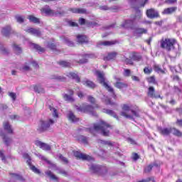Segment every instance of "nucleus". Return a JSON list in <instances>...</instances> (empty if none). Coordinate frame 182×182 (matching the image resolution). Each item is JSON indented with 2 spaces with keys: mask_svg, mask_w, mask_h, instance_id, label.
<instances>
[{
  "mask_svg": "<svg viewBox=\"0 0 182 182\" xmlns=\"http://www.w3.org/2000/svg\"><path fill=\"white\" fill-rule=\"evenodd\" d=\"M16 19L18 23H23L25 21V18L22 16H16Z\"/></svg>",
  "mask_w": 182,
  "mask_h": 182,
  "instance_id": "obj_50",
  "label": "nucleus"
},
{
  "mask_svg": "<svg viewBox=\"0 0 182 182\" xmlns=\"http://www.w3.org/2000/svg\"><path fill=\"white\" fill-rule=\"evenodd\" d=\"M51 79H54L55 80H59L60 82H65L66 78L65 77H62L60 75H53Z\"/></svg>",
  "mask_w": 182,
  "mask_h": 182,
  "instance_id": "obj_42",
  "label": "nucleus"
},
{
  "mask_svg": "<svg viewBox=\"0 0 182 182\" xmlns=\"http://www.w3.org/2000/svg\"><path fill=\"white\" fill-rule=\"evenodd\" d=\"M90 169L91 170V171H92L93 173H99V171H100V170H102V166H99V165H95V164H92L90 166Z\"/></svg>",
  "mask_w": 182,
  "mask_h": 182,
  "instance_id": "obj_28",
  "label": "nucleus"
},
{
  "mask_svg": "<svg viewBox=\"0 0 182 182\" xmlns=\"http://www.w3.org/2000/svg\"><path fill=\"white\" fill-rule=\"evenodd\" d=\"M109 129H112V126L105 122V121H100L99 124H94V130L95 132H100L103 136H109Z\"/></svg>",
  "mask_w": 182,
  "mask_h": 182,
  "instance_id": "obj_2",
  "label": "nucleus"
},
{
  "mask_svg": "<svg viewBox=\"0 0 182 182\" xmlns=\"http://www.w3.org/2000/svg\"><path fill=\"white\" fill-rule=\"evenodd\" d=\"M124 62L127 65H133V60L132 58H126Z\"/></svg>",
  "mask_w": 182,
  "mask_h": 182,
  "instance_id": "obj_58",
  "label": "nucleus"
},
{
  "mask_svg": "<svg viewBox=\"0 0 182 182\" xmlns=\"http://www.w3.org/2000/svg\"><path fill=\"white\" fill-rule=\"evenodd\" d=\"M133 25L134 21L132 20H126L121 24V26L122 28H124L125 29H132V28H133Z\"/></svg>",
  "mask_w": 182,
  "mask_h": 182,
  "instance_id": "obj_16",
  "label": "nucleus"
},
{
  "mask_svg": "<svg viewBox=\"0 0 182 182\" xmlns=\"http://www.w3.org/2000/svg\"><path fill=\"white\" fill-rule=\"evenodd\" d=\"M77 41L79 43H87V42H89L87 37L83 35L77 36Z\"/></svg>",
  "mask_w": 182,
  "mask_h": 182,
  "instance_id": "obj_21",
  "label": "nucleus"
},
{
  "mask_svg": "<svg viewBox=\"0 0 182 182\" xmlns=\"http://www.w3.org/2000/svg\"><path fill=\"white\" fill-rule=\"evenodd\" d=\"M68 25H70V26H77V23L73 21H68Z\"/></svg>",
  "mask_w": 182,
  "mask_h": 182,
  "instance_id": "obj_63",
  "label": "nucleus"
},
{
  "mask_svg": "<svg viewBox=\"0 0 182 182\" xmlns=\"http://www.w3.org/2000/svg\"><path fill=\"white\" fill-rule=\"evenodd\" d=\"M104 112L107 113V114H109V116H112V117H114V119H117V120H119V117L113 110L112 109H104Z\"/></svg>",
  "mask_w": 182,
  "mask_h": 182,
  "instance_id": "obj_34",
  "label": "nucleus"
},
{
  "mask_svg": "<svg viewBox=\"0 0 182 182\" xmlns=\"http://www.w3.org/2000/svg\"><path fill=\"white\" fill-rule=\"evenodd\" d=\"M63 97L67 102H75V99H73V97L72 95L64 94Z\"/></svg>",
  "mask_w": 182,
  "mask_h": 182,
  "instance_id": "obj_43",
  "label": "nucleus"
},
{
  "mask_svg": "<svg viewBox=\"0 0 182 182\" xmlns=\"http://www.w3.org/2000/svg\"><path fill=\"white\" fill-rule=\"evenodd\" d=\"M159 133H161L162 136H168V134L171 133V128H161Z\"/></svg>",
  "mask_w": 182,
  "mask_h": 182,
  "instance_id": "obj_26",
  "label": "nucleus"
},
{
  "mask_svg": "<svg viewBox=\"0 0 182 182\" xmlns=\"http://www.w3.org/2000/svg\"><path fill=\"white\" fill-rule=\"evenodd\" d=\"M23 70H24L25 72H28L31 70V67H29V65H26L23 67Z\"/></svg>",
  "mask_w": 182,
  "mask_h": 182,
  "instance_id": "obj_61",
  "label": "nucleus"
},
{
  "mask_svg": "<svg viewBox=\"0 0 182 182\" xmlns=\"http://www.w3.org/2000/svg\"><path fill=\"white\" fill-rule=\"evenodd\" d=\"M23 157L24 159H28L26 163L28 166H29L30 169H31V171H33V173H36V174H41V171H39L38 168H36L35 166L32 165V162H31V156H29L28 154H24Z\"/></svg>",
  "mask_w": 182,
  "mask_h": 182,
  "instance_id": "obj_8",
  "label": "nucleus"
},
{
  "mask_svg": "<svg viewBox=\"0 0 182 182\" xmlns=\"http://www.w3.org/2000/svg\"><path fill=\"white\" fill-rule=\"evenodd\" d=\"M122 112H121V116L129 120H134L136 117H140L139 114V107L136 105L125 104L122 105Z\"/></svg>",
  "mask_w": 182,
  "mask_h": 182,
  "instance_id": "obj_1",
  "label": "nucleus"
},
{
  "mask_svg": "<svg viewBox=\"0 0 182 182\" xmlns=\"http://www.w3.org/2000/svg\"><path fill=\"white\" fill-rule=\"evenodd\" d=\"M134 33L135 35H143V33H147V29L136 28Z\"/></svg>",
  "mask_w": 182,
  "mask_h": 182,
  "instance_id": "obj_41",
  "label": "nucleus"
},
{
  "mask_svg": "<svg viewBox=\"0 0 182 182\" xmlns=\"http://www.w3.org/2000/svg\"><path fill=\"white\" fill-rule=\"evenodd\" d=\"M58 65L63 66V68H70L72 66V63L68 61H60Z\"/></svg>",
  "mask_w": 182,
  "mask_h": 182,
  "instance_id": "obj_39",
  "label": "nucleus"
},
{
  "mask_svg": "<svg viewBox=\"0 0 182 182\" xmlns=\"http://www.w3.org/2000/svg\"><path fill=\"white\" fill-rule=\"evenodd\" d=\"M78 140L81 141V143H84V144H87V137L85 136H80Z\"/></svg>",
  "mask_w": 182,
  "mask_h": 182,
  "instance_id": "obj_46",
  "label": "nucleus"
},
{
  "mask_svg": "<svg viewBox=\"0 0 182 182\" xmlns=\"http://www.w3.org/2000/svg\"><path fill=\"white\" fill-rule=\"evenodd\" d=\"M4 128L5 132L9 133V134H12L14 133V129H12V127L9 124V122H6L4 123Z\"/></svg>",
  "mask_w": 182,
  "mask_h": 182,
  "instance_id": "obj_22",
  "label": "nucleus"
},
{
  "mask_svg": "<svg viewBox=\"0 0 182 182\" xmlns=\"http://www.w3.org/2000/svg\"><path fill=\"white\" fill-rule=\"evenodd\" d=\"M96 75L98 77V81L100 83L108 90L110 93H112V95H114V90L113 88L107 84V82H106V78H105V73L100 72V71H97Z\"/></svg>",
  "mask_w": 182,
  "mask_h": 182,
  "instance_id": "obj_4",
  "label": "nucleus"
},
{
  "mask_svg": "<svg viewBox=\"0 0 182 182\" xmlns=\"http://www.w3.org/2000/svg\"><path fill=\"white\" fill-rule=\"evenodd\" d=\"M36 146H38V147H40V149H42V150H44L45 151H50L51 150L50 145L43 143L41 141H36L35 142Z\"/></svg>",
  "mask_w": 182,
  "mask_h": 182,
  "instance_id": "obj_10",
  "label": "nucleus"
},
{
  "mask_svg": "<svg viewBox=\"0 0 182 182\" xmlns=\"http://www.w3.org/2000/svg\"><path fill=\"white\" fill-rule=\"evenodd\" d=\"M115 44V41H99L97 43V46H112V45Z\"/></svg>",
  "mask_w": 182,
  "mask_h": 182,
  "instance_id": "obj_25",
  "label": "nucleus"
},
{
  "mask_svg": "<svg viewBox=\"0 0 182 182\" xmlns=\"http://www.w3.org/2000/svg\"><path fill=\"white\" fill-rule=\"evenodd\" d=\"M25 31L27 32V33L37 36V38H41V36H42V32L39 28H28Z\"/></svg>",
  "mask_w": 182,
  "mask_h": 182,
  "instance_id": "obj_9",
  "label": "nucleus"
},
{
  "mask_svg": "<svg viewBox=\"0 0 182 182\" xmlns=\"http://www.w3.org/2000/svg\"><path fill=\"white\" fill-rule=\"evenodd\" d=\"M57 173L58 174H62L63 176H64V177H68V172L64 169L58 168L57 169Z\"/></svg>",
  "mask_w": 182,
  "mask_h": 182,
  "instance_id": "obj_45",
  "label": "nucleus"
},
{
  "mask_svg": "<svg viewBox=\"0 0 182 182\" xmlns=\"http://www.w3.org/2000/svg\"><path fill=\"white\" fill-rule=\"evenodd\" d=\"M68 120H70V122H72L73 123L79 122V118L76 117L75 114H73V112H72L71 111L68 112Z\"/></svg>",
  "mask_w": 182,
  "mask_h": 182,
  "instance_id": "obj_23",
  "label": "nucleus"
},
{
  "mask_svg": "<svg viewBox=\"0 0 182 182\" xmlns=\"http://www.w3.org/2000/svg\"><path fill=\"white\" fill-rule=\"evenodd\" d=\"M156 164H149L144 168V173H150Z\"/></svg>",
  "mask_w": 182,
  "mask_h": 182,
  "instance_id": "obj_47",
  "label": "nucleus"
},
{
  "mask_svg": "<svg viewBox=\"0 0 182 182\" xmlns=\"http://www.w3.org/2000/svg\"><path fill=\"white\" fill-rule=\"evenodd\" d=\"M37 157L39 158L41 160H43L44 161H48V159L46 157H45L43 155H41V154H36Z\"/></svg>",
  "mask_w": 182,
  "mask_h": 182,
  "instance_id": "obj_59",
  "label": "nucleus"
},
{
  "mask_svg": "<svg viewBox=\"0 0 182 182\" xmlns=\"http://www.w3.org/2000/svg\"><path fill=\"white\" fill-rule=\"evenodd\" d=\"M0 52L2 53V55H8L9 53V50L6 48L5 47H1L0 48Z\"/></svg>",
  "mask_w": 182,
  "mask_h": 182,
  "instance_id": "obj_52",
  "label": "nucleus"
},
{
  "mask_svg": "<svg viewBox=\"0 0 182 182\" xmlns=\"http://www.w3.org/2000/svg\"><path fill=\"white\" fill-rule=\"evenodd\" d=\"M47 47L49 48V49H51L52 50H56V46L53 43H48Z\"/></svg>",
  "mask_w": 182,
  "mask_h": 182,
  "instance_id": "obj_55",
  "label": "nucleus"
},
{
  "mask_svg": "<svg viewBox=\"0 0 182 182\" xmlns=\"http://www.w3.org/2000/svg\"><path fill=\"white\" fill-rule=\"evenodd\" d=\"M34 90L37 93H45V90H43V88H42L41 87H39V86H35Z\"/></svg>",
  "mask_w": 182,
  "mask_h": 182,
  "instance_id": "obj_48",
  "label": "nucleus"
},
{
  "mask_svg": "<svg viewBox=\"0 0 182 182\" xmlns=\"http://www.w3.org/2000/svg\"><path fill=\"white\" fill-rule=\"evenodd\" d=\"M147 82L149 83H152V85H156V78H154V76H151L147 78Z\"/></svg>",
  "mask_w": 182,
  "mask_h": 182,
  "instance_id": "obj_53",
  "label": "nucleus"
},
{
  "mask_svg": "<svg viewBox=\"0 0 182 182\" xmlns=\"http://www.w3.org/2000/svg\"><path fill=\"white\" fill-rule=\"evenodd\" d=\"M98 143L105 146H113V144H112L110 141H103L102 139H99Z\"/></svg>",
  "mask_w": 182,
  "mask_h": 182,
  "instance_id": "obj_44",
  "label": "nucleus"
},
{
  "mask_svg": "<svg viewBox=\"0 0 182 182\" xmlns=\"http://www.w3.org/2000/svg\"><path fill=\"white\" fill-rule=\"evenodd\" d=\"M154 70H155V72H157L158 73H164V71L161 70V68L159 65H154Z\"/></svg>",
  "mask_w": 182,
  "mask_h": 182,
  "instance_id": "obj_54",
  "label": "nucleus"
},
{
  "mask_svg": "<svg viewBox=\"0 0 182 182\" xmlns=\"http://www.w3.org/2000/svg\"><path fill=\"white\" fill-rule=\"evenodd\" d=\"M46 176L50 177V178H51V180H54L55 181H59V178L58 176H56L55 174H53V173H52V171H46Z\"/></svg>",
  "mask_w": 182,
  "mask_h": 182,
  "instance_id": "obj_29",
  "label": "nucleus"
},
{
  "mask_svg": "<svg viewBox=\"0 0 182 182\" xmlns=\"http://www.w3.org/2000/svg\"><path fill=\"white\" fill-rule=\"evenodd\" d=\"M87 100L88 102H90V103H92V104H95L96 103V100L95 99V97L89 95L87 97Z\"/></svg>",
  "mask_w": 182,
  "mask_h": 182,
  "instance_id": "obj_57",
  "label": "nucleus"
},
{
  "mask_svg": "<svg viewBox=\"0 0 182 182\" xmlns=\"http://www.w3.org/2000/svg\"><path fill=\"white\" fill-rule=\"evenodd\" d=\"M147 96L148 97H151V99H157L158 97H160V95H156V90L154 89V87H149L148 88Z\"/></svg>",
  "mask_w": 182,
  "mask_h": 182,
  "instance_id": "obj_12",
  "label": "nucleus"
},
{
  "mask_svg": "<svg viewBox=\"0 0 182 182\" xmlns=\"http://www.w3.org/2000/svg\"><path fill=\"white\" fill-rule=\"evenodd\" d=\"M78 58L79 60H76V62H77L78 63H87V59L90 58V55H80L78 56Z\"/></svg>",
  "mask_w": 182,
  "mask_h": 182,
  "instance_id": "obj_15",
  "label": "nucleus"
},
{
  "mask_svg": "<svg viewBox=\"0 0 182 182\" xmlns=\"http://www.w3.org/2000/svg\"><path fill=\"white\" fill-rule=\"evenodd\" d=\"M132 1H134V0H132ZM138 2H139V8H141L143 6H144L146 5V4H147V1L149 0H137Z\"/></svg>",
  "mask_w": 182,
  "mask_h": 182,
  "instance_id": "obj_51",
  "label": "nucleus"
},
{
  "mask_svg": "<svg viewBox=\"0 0 182 182\" xmlns=\"http://www.w3.org/2000/svg\"><path fill=\"white\" fill-rule=\"evenodd\" d=\"M13 180H19L20 181H25V179L18 173H10Z\"/></svg>",
  "mask_w": 182,
  "mask_h": 182,
  "instance_id": "obj_33",
  "label": "nucleus"
},
{
  "mask_svg": "<svg viewBox=\"0 0 182 182\" xmlns=\"http://www.w3.org/2000/svg\"><path fill=\"white\" fill-rule=\"evenodd\" d=\"M1 33L4 36H9L11 33H14V31L10 26H6L2 28Z\"/></svg>",
  "mask_w": 182,
  "mask_h": 182,
  "instance_id": "obj_14",
  "label": "nucleus"
},
{
  "mask_svg": "<svg viewBox=\"0 0 182 182\" xmlns=\"http://www.w3.org/2000/svg\"><path fill=\"white\" fill-rule=\"evenodd\" d=\"M124 75H125V76H127V77L130 76V70H129V69H125V70H124Z\"/></svg>",
  "mask_w": 182,
  "mask_h": 182,
  "instance_id": "obj_62",
  "label": "nucleus"
},
{
  "mask_svg": "<svg viewBox=\"0 0 182 182\" xmlns=\"http://www.w3.org/2000/svg\"><path fill=\"white\" fill-rule=\"evenodd\" d=\"M172 134H174V136H177L178 137H181L182 133L180 132V130L176 129V128H171V132Z\"/></svg>",
  "mask_w": 182,
  "mask_h": 182,
  "instance_id": "obj_38",
  "label": "nucleus"
},
{
  "mask_svg": "<svg viewBox=\"0 0 182 182\" xmlns=\"http://www.w3.org/2000/svg\"><path fill=\"white\" fill-rule=\"evenodd\" d=\"M153 71V70L151 69V68H145L144 69V73H146V74H150V73L151 72H152Z\"/></svg>",
  "mask_w": 182,
  "mask_h": 182,
  "instance_id": "obj_60",
  "label": "nucleus"
},
{
  "mask_svg": "<svg viewBox=\"0 0 182 182\" xmlns=\"http://www.w3.org/2000/svg\"><path fill=\"white\" fill-rule=\"evenodd\" d=\"M41 11L42 12V14H45V15H53V14H55V11L50 9V8L48 6H46L45 7L41 9Z\"/></svg>",
  "mask_w": 182,
  "mask_h": 182,
  "instance_id": "obj_20",
  "label": "nucleus"
},
{
  "mask_svg": "<svg viewBox=\"0 0 182 182\" xmlns=\"http://www.w3.org/2000/svg\"><path fill=\"white\" fill-rule=\"evenodd\" d=\"M59 158L60 160H62V161H63L64 164H68V163H69L68 158L63 156L62 154H60Z\"/></svg>",
  "mask_w": 182,
  "mask_h": 182,
  "instance_id": "obj_56",
  "label": "nucleus"
},
{
  "mask_svg": "<svg viewBox=\"0 0 182 182\" xmlns=\"http://www.w3.org/2000/svg\"><path fill=\"white\" fill-rule=\"evenodd\" d=\"M146 16L150 19H154V18H159V12L154 10V9H150L146 11Z\"/></svg>",
  "mask_w": 182,
  "mask_h": 182,
  "instance_id": "obj_11",
  "label": "nucleus"
},
{
  "mask_svg": "<svg viewBox=\"0 0 182 182\" xmlns=\"http://www.w3.org/2000/svg\"><path fill=\"white\" fill-rule=\"evenodd\" d=\"M117 56V52L109 53L107 57H105L104 60H114Z\"/></svg>",
  "mask_w": 182,
  "mask_h": 182,
  "instance_id": "obj_24",
  "label": "nucleus"
},
{
  "mask_svg": "<svg viewBox=\"0 0 182 182\" xmlns=\"http://www.w3.org/2000/svg\"><path fill=\"white\" fill-rule=\"evenodd\" d=\"M67 76L68 77H71V79H74L77 83H79L80 82V77H79V75L75 73H69L67 74Z\"/></svg>",
  "mask_w": 182,
  "mask_h": 182,
  "instance_id": "obj_27",
  "label": "nucleus"
},
{
  "mask_svg": "<svg viewBox=\"0 0 182 182\" xmlns=\"http://www.w3.org/2000/svg\"><path fill=\"white\" fill-rule=\"evenodd\" d=\"M68 11H70L73 14H87L86 9L82 8H70Z\"/></svg>",
  "mask_w": 182,
  "mask_h": 182,
  "instance_id": "obj_17",
  "label": "nucleus"
},
{
  "mask_svg": "<svg viewBox=\"0 0 182 182\" xmlns=\"http://www.w3.org/2000/svg\"><path fill=\"white\" fill-rule=\"evenodd\" d=\"M176 124L182 127V119H177Z\"/></svg>",
  "mask_w": 182,
  "mask_h": 182,
  "instance_id": "obj_64",
  "label": "nucleus"
},
{
  "mask_svg": "<svg viewBox=\"0 0 182 182\" xmlns=\"http://www.w3.org/2000/svg\"><path fill=\"white\" fill-rule=\"evenodd\" d=\"M64 42L68 46H75V44L73 43V42L70 41V40H69V38H68L66 37H64Z\"/></svg>",
  "mask_w": 182,
  "mask_h": 182,
  "instance_id": "obj_49",
  "label": "nucleus"
},
{
  "mask_svg": "<svg viewBox=\"0 0 182 182\" xmlns=\"http://www.w3.org/2000/svg\"><path fill=\"white\" fill-rule=\"evenodd\" d=\"M0 136L3 139V141L6 144V146H9L12 141V139L8 137V136L5 135V134L0 132Z\"/></svg>",
  "mask_w": 182,
  "mask_h": 182,
  "instance_id": "obj_19",
  "label": "nucleus"
},
{
  "mask_svg": "<svg viewBox=\"0 0 182 182\" xmlns=\"http://www.w3.org/2000/svg\"><path fill=\"white\" fill-rule=\"evenodd\" d=\"M76 109L78 112H81L82 113H91L93 114L94 108L92 105L83 104L80 107H76Z\"/></svg>",
  "mask_w": 182,
  "mask_h": 182,
  "instance_id": "obj_7",
  "label": "nucleus"
},
{
  "mask_svg": "<svg viewBox=\"0 0 182 182\" xmlns=\"http://www.w3.org/2000/svg\"><path fill=\"white\" fill-rule=\"evenodd\" d=\"M129 58L135 60L136 62H140V60L143 59V57L139 53L133 52L130 54Z\"/></svg>",
  "mask_w": 182,
  "mask_h": 182,
  "instance_id": "obj_13",
  "label": "nucleus"
},
{
  "mask_svg": "<svg viewBox=\"0 0 182 182\" xmlns=\"http://www.w3.org/2000/svg\"><path fill=\"white\" fill-rule=\"evenodd\" d=\"M28 19L33 23H41V20L38 18L35 17L33 15L28 16Z\"/></svg>",
  "mask_w": 182,
  "mask_h": 182,
  "instance_id": "obj_30",
  "label": "nucleus"
},
{
  "mask_svg": "<svg viewBox=\"0 0 182 182\" xmlns=\"http://www.w3.org/2000/svg\"><path fill=\"white\" fill-rule=\"evenodd\" d=\"M55 120L50 119L46 121L41 120L38 124V127L37 128L38 132L39 133H43L44 132H46L55 123Z\"/></svg>",
  "mask_w": 182,
  "mask_h": 182,
  "instance_id": "obj_5",
  "label": "nucleus"
},
{
  "mask_svg": "<svg viewBox=\"0 0 182 182\" xmlns=\"http://www.w3.org/2000/svg\"><path fill=\"white\" fill-rule=\"evenodd\" d=\"M31 48H33L34 49H36V50H38V52H39L41 53H43V52H45V48L41 47L38 44L31 43Z\"/></svg>",
  "mask_w": 182,
  "mask_h": 182,
  "instance_id": "obj_31",
  "label": "nucleus"
},
{
  "mask_svg": "<svg viewBox=\"0 0 182 182\" xmlns=\"http://www.w3.org/2000/svg\"><path fill=\"white\" fill-rule=\"evenodd\" d=\"M101 11H113L117 9V6H112L109 8L107 6H100Z\"/></svg>",
  "mask_w": 182,
  "mask_h": 182,
  "instance_id": "obj_37",
  "label": "nucleus"
},
{
  "mask_svg": "<svg viewBox=\"0 0 182 182\" xmlns=\"http://www.w3.org/2000/svg\"><path fill=\"white\" fill-rule=\"evenodd\" d=\"M13 49L16 55L22 53V48L16 44L13 45Z\"/></svg>",
  "mask_w": 182,
  "mask_h": 182,
  "instance_id": "obj_36",
  "label": "nucleus"
},
{
  "mask_svg": "<svg viewBox=\"0 0 182 182\" xmlns=\"http://www.w3.org/2000/svg\"><path fill=\"white\" fill-rule=\"evenodd\" d=\"M73 154L75 157H76V159H79L80 160H87V161H95V159H93V157L85 154H82L77 151H74Z\"/></svg>",
  "mask_w": 182,
  "mask_h": 182,
  "instance_id": "obj_6",
  "label": "nucleus"
},
{
  "mask_svg": "<svg viewBox=\"0 0 182 182\" xmlns=\"http://www.w3.org/2000/svg\"><path fill=\"white\" fill-rule=\"evenodd\" d=\"M114 87L117 89H124V87H127V84L118 81L114 83Z\"/></svg>",
  "mask_w": 182,
  "mask_h": 182,
  "instance_id": "obj_35",
  "label": "nucleus"
},
{
  "mask_svg": "<svg viewBox=\"0 0 182 182\" xmlns=\"http://www.w3.org/2000/svg\"><path fill=\"white\" fill-rule=\"evenodd\" d=\"M83 85H85V86H87L88 87H90L91 89H95L96 87V85L93 83V82L90 80H84L82 81Z\"/></svg>",
  "mask_w": 182,
  "mask_h": 182,
  "instance_id": "obj_32",
  "label": "nucleus"
},
{
  "mask_svg": "<svg viewBox=\"0 0 182 182\" xmlns=\"http://www.w3.org/2000/svg\"><path fill=\"white\" fill-rule=\"evenodd\" d=\"M49 109L50 112L53 113V117L58 119V117H59L58 110L51 106L49 107Z\"/></svg>",
  "mask_w": 182,
  "mask_h": 182,
  "instance_id": "obj_40",
  "label": "nucleus"
},
{
  "mask_svg": "<svg viewBox=\"0 0 182 182\" xmlns=\"http://www.w3.org/2000/svg\"><path fill=\"white\" fill-rule=\"evenodd\" d=\"M177 11V7H169L165 9L162 14L163 15H171V14H174Z\"/></svg>",
  "mask_w": 182,
  "mask_h": 182,
  "instance_id": "obj_18",
  "label": "nucleus"
},
{
  "mask_svg": "<svg viewBox=\"0 0 182 182\" xmlns=\"http://www.w3.org/2000/svg\"><path fill=\"white\" fill-rule=\"evenodd\" d=\"M176 43H177V41L174 38H162L161 41V48L170 51L174 48Z\"/></svg>",
  "mask_w": 182,
  "mask_h": 182,
  "instance_id": "obj_3",
  "label": "nucleus"
}]
</instances>
